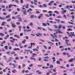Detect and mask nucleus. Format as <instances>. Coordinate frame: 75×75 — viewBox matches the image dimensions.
Wrapping results in <instances>:
<instances>
[{"mask_svg":"<svg viewBox=\"0 0 75 75\" xmlns=\"http://www.w3.org/2000/svg\"><path fill=\"white\" fill-rule=\"evenodd\" d=\"M44 58L45 59H48V58H49V57L48 56L45 57H44Z\"/></svg>","mask_w":75,"mask_h":75,"instance_id":"37","label":"nucleus"},{"mask_svg":"<svg viewBox=\"0 0 75 75\" xmlns=\"http://www.w3.org/2000/svg\"><path fill=\"white\" fill-rule=\"evenodd\" d=\"M10 18V15H9L8 16H6L5 17V18L7 19V18Z\"/></svg>","mask_w":75,"mask_h":75,"instance_id":"11","label":"nucleus"},{"mask_svg":"<svg viewBox=\"0 0 75 75\" xmlns=\"http://www.w3.org/2000/svg\"><path fill=\"white\" fill-rule=\"evenodd\" d=\"M24 3V2L23 1V0H21L20 1V3Z\"/></svg>","mask_w":75,"mask_h":75,"instance_id":"61","label":"nucleus"},{"mask_svg":"<svg viewBox=\"0 0 75 75\" xmlns=\"http://www.w3.org/2000/svg\"><path fill=\"white\" fill-rule=\"evenodd\" d=\"M57 33H58L59 34H62V33H63V32H61V30H59L57 31Z\"/></svg>","mask_w":75,"mask_h":75,"instance_id":"21","label":"nucleus"},{"mask_svg":"<svg viewBox=\"0 0 75 75\" xmlns=\"http://www.w3.org/2000/svg\"><path fill=\"white\" fill-rule=\"evenodd\" d=\"M30 17L31 18H36L37 17V16L34 15H32L30 16Z\"/></svg>","mask_w":75,"mask_h":75,"instance_id":"3","label":"nucleus"},{"mask_svg":"<svg viewBox=\"0 0 75 75\" xmlns=\"http://www.w3.org/2000/svg\"><path fill=\"white\" fill-rule=\"evenodd\" d=\"M19 58L17 57H16V58H15V60H18V59H19Z\"/></svg>","mask_w":75,"mask_h":75,"instance_id":"40","label":"nucleus"},{"mask_svg":"<svg viewBox=\"0 0 75 75\" xmlns=\"http://www.w3.org/2000/svg\"><path fill=\"white\" fill-rule=\"evenodd\" d=\"M11 18H10L9 19H7V21H11Z\"/></svg>","mask_w":75,"mask_h":75,"instance_id":"34","label":"nucleus"},{"mask_svg":"<svg viewBox=\"0 0 75 75\" xmlns=\"http://www.w3.org/2000/svg\"><path fill=\"white\" fill-rule=\"evenodd\" d=\"M22 12H23V14L25 15H27V11L25 10H22Z\"/></svg>","mask_w":75,"mask_h":75,"instance_id":"1","label":"nucleus"},{"mask_svg":"<svg viewBox=\"0 0 75 75\" xmlns=\"http://www.w3.org/2000/svg\"><path fill=\"white\" fill-rule=\"evenodd\" d=\"M54 13H57V14H59V13L58 12V11H54Z\"/></svg>","mask_w":75,"mask_h":75,"instance_id":"19","label":"nucleus"},{"mask_svg":"<svg viewBox=\"0 0 75 75\" xmlns=\"http://www.w3.org/2000/svg\"><path fill=\"white\" fill-rule=\"evenodd\" d=\"M56 63L57 64H60V62L59 61H57Z\"/></svg>","mask_w":75,"mask_h":75,"instance_id":"32","label":"nucleus"},{"mask_svg":"<svg viewBox=\"0 0 75 75\" xmlns=\"http://www.w3.org/2000/svg\"><path fill=\"white\" fill-rule=\"evenodd\" d=\"M30 2L31 3V4H35V5H37V4L33 2V1H31Z\"/></svg>","mask_w":75,"mask_h":75,"instance_id":"16","label":"nucleus"},{"mask_svg":"<svg viewBox=\"0 0 75 75\" xmlns=\"http://www.w3.org/2000/svg\"><path fill=\"white\" fill-rule=\"evenodd\" d=\"M67 45H68V46H69V45H71V43H67Z\"/></svg>","mask_w":75,"mask_h":75,"instance_id":"47","label":"nucleus"},{"mask_svg":"<svg viewBox=\"0 0 75 75\" xmlns=\"http://www.w3.org/2000/svg\"><path fill=\"white\" fill-rule=\"evenodd\" d=\"M45 16H46V17H50V16L49 15H48V14H46L45 15Z\"/></svg>","mask_w":75,"mask_h":75,"instance_id":"49","label":"nucleus"},{"mask_svg":"<svg viewBox=\"0 0 75 75\" xmlns=\"http://www.w3.org/2000/svg\"><path fill=\"white\" fill-rule=\"evenodd\" d=\"M57 69L56 68L55 69H54L53 71V72H57V71H56V70Z\"/></svg>","mask_w":75,"mask_h":75,"instance_id":"33","label":"nucleus"},{"mask_svg":"<svg viewBox=\"0 0 75 75\" xmlns=\"http://www.w3.org/2000/svg\"><path fill=\"white\" fill-rule=\"evenodd\" d=\"M11 26L13 27V28H15L16 27V25L14 23H13L11 25Z\"/></svg>","mask_w":75,"mask_h":75,"instance_id":"7","label":"nucleus"},{"mask_svg":"<svg viewBox=\"0 0 75 75\" xmlns=\"http://www.w3.org/2000/svg\"><path fill=\"white\" fill-rule=\"evenodd\" d=\"M25 38L26 39H29V37H28V36H25Z\"/></svg>","mask_w":75,"mask_h":75,"instance_id":"51","label":"nucleus"},{"mask_svg":"<svg viewBox=\"0 0 75 75\" xmlns=\"http://www.w3.org/2000/svg\"><path fill=\"white\" fill-rule=\"evenodd\" d=\"M7 47H8V46H5L4 47V48H5V50H8V49L7 48Z\"/></svg>","mask_w":75,"mask_h":75,"instance_id":"22","label":"nucleus"},{"mask_svg":"<svg viewBox=\"0 0 75 75\" xmlns=\"http://www.w3.org/2000/svg\"><path fill=\"white\" fill-rule=\"evenodd\" d=\"M18 68L19 69H21V66H20V65H19L18 66Z\"/></svg>","mask_w":75,"mask_h":75,"instance_id":"64","label":"nucleus"},{"mask_svg":"<svg viewBox=\"0 0 75 75\" xmlns=\"http://www.w3.org/2000/svg\"><path fill=\"white\" fill-rule=\"evenodd\" d=\"M13 50L14 51H17V50H20V49H19V48H15V49Z\"/></svg>","mask_w":75,"mask_h":75,"instance_id":"15","label":"nucleus"},{"mask_svg":"<svg viewBox=\"0 0 75 75\" xmlns=\"http://www.w3.org/2000/svg\"><path fill=\"white\" fill-rule=\"evenodd\" d=\"M50 20H53V18H49Z\"/></svg>","mask_w":75,"mask_h":75,"instance_id":"55","label":"nucleus"},{"mask_svg":"<svg viewBox=\"0 0 75 75\" xmlns=\"http://www.w3.org/2000/svg\"><path fill=\"white\" fill-rule=\"evenodd\" d=\"M38 30H41V27H38Z\"/></svg>","mask_w":75,"mask_h":75,"instance_id":"62","label":"nucleus"},{"mask_svg":"<svg viewBox=\"0 0 75 75\" xmlns=\"http://www.w3.org/2000/svg\"><path fill=\"white\" fill-rule=\"evenodd\" d=\"M50 3L52 4V3H54V1H52L50 2Z\"/></svg>","mask_w":75,"mask_h":75,"instance_id":"52","label":"nucleus"},{"mask_svg":"<svg viewBox=\"0 0 75 75\" xmlns=\"http://www.w3.org/2000/svg\"><path fill=\"white\" fill-rule=\"evenodd\" d=\"M57 18H62V17L61 16H57Z\"/></svg>","mask_w":75,"mask_h":75,"instance_id":"42","label":"nucleus"},{"mask_svg":"<svg viewBox=\"0 0 75 75\" xmlns=\"http://www.w3.org/2000/svg\"><path fill=\"white\" fill-rule=\"evenodd\" d=\"M52 4L50 2L48 4V6H52Z\"/></svg>","mask_w":75,"mask_h":75,"instance_id":"53","label":"nucleus"},{"mask_svg":"<svg viewBox=\"0 0 75 75\" xmlns=\"http://www.w3.org/2000/svg\"><path fill=\"white\" fill-rule=\"evenodd\" d=\"M26 42V40H24L23 41H22V43L23 44H24V43H25Z\"/></svg>","mask_w":75,"mask_h":75,"instance_id":"39","label":"nucleus"},{"mask_svg":"<svg viewBox=\"0 0 75 75\" xmlns=\"http://www.w3.org/2000/svg\"><path fill=\"white\" fill-rule=\"evenodd\" d=\"M36 73H38V74H42V72H40V71L37 70L36 71Z\"/></svg>","mask_w":75,"mask_h":75,"instance_id":"6","label":"nucleus"},{"mask_svg":"<svg viewBox=\"0 0 75 75\" xmlns=\"http://www.w3.org/2000/svg\"><path fill=\"white\" fill-rule=\"evenodd\" d=\"M43 47H44V48L46 50H47V46L45 45H43Z\"/></svg>","mask_w":75,"mask_h":75,"instance_id":"48","label":"nucleus"},{"mask_svg":"<svg viewBox=\"0 0 75 75\" xmlns=\"http://www.w3.org/2000/svg\"><path fill=\"white\" fill-rule=\"evenodd\" d=\"M30 44L31 45V47H33V45H35V44L34 43H31Z\"/></svg>","mask_w":75,"mask_h":75,"instance_id":"27","label":"nucleus"},{"mask_svg":"<svg viewBox=\"0 0 75 75\" xmlns=\"http://www.w3.org/2000/svg\"><path fill=\"white\" fill-rule=\"evenodd\" d=\"M17 72V71H16V69H14L12 70V72L13 73H15V72Z\"/></svg>","mask_w":75,"mask_h":75,"instance_id":"24","label":"nucleus"},{"mask_svg":"<svg viewBox=\"0 0 75 75\" xmlns=\"http://www.w3.org/2000/svg\"><path fill=\"white\" fill-rule=\"evenodd\" d=\"M13 5L11 4L9 5V8H11V7H12Z\"/></svg>","mask_w":75,"mask_h":75,"instance_id":"28","label":"nucleus"},{"mask_svg":"<svg viewBox=\"0 0 75 75\" xmlns=\"http://www.w3.org/2000/svg\"><path fill=\"white\" fill-rule=\"evenodd\" d=\"M16 54V52H12L11 53V54L13 55V54Z\"/></svg>","mask_w":75,"mask_h":75,"instance_id":"25","label":"nucleus"},{"mask_svg":"<svg viewBox=\"0 0 75 75\" xmlns=\"http://www.w3.org/2000/svg\"><path fill=\"white\" fill-rule=\"evenodd\" d=\"M60 22L61 23H65V22L64 21H61Z\"/></svg>","mask_w":75,"mask_h":75,"instance_id":"60","label":"nucleus"},{"mask_svg":"<svg viewBox=\"0 0 75 75\" xmlns=\"http://www.w3.org/2000/svg\"><path fill=\"white\" fill-rule=\"evenodd\" d=\"M55 20L58 23H59V22H60V20L59 19H55Z\"/></svg>","mask_w":75,"mask_h":75,"instance_id":"8","label":"nucleus"},{"mask_svg":"<svg viewBox=\"0 0 75 75\" xmlns=\"http://www.w3.org/2000/svg\"><path fill=\"white\" fill-rule=\"evenodd\" d=\"M33 66V64H30L29 65V67H31Z\"/></svg>","mask_w":75,"mask_h":75,"instance_id":"44","label":"nucleus"},{"mask_svg":"<svg viewBox=\"0 0 75 75\" xmlns=\"http://www.w3.org/2000/svg\"><path fill=\"white\" fill-rule=\"evenodd\" d=\"M15 3H18V2H19V1L18 0H15Z\"/></svg>","mask_w":75,"mask_h":75,"instance_id":"35","label":"nucleus"},{"mask_svg":"<svg viewBox=\"0 0 75 75\" xmlns=\"http://www.w3.org/2000/svg\"><path fill=\"white\" fill-rule=\"evenodd\" d=\"M66 12H67V10H64L62 11V14H65V13H66Z\"/></svg>","mask_w":75,"mask_h":75,"instance_id":"5","label":"nucleus"},{"mask_svg":"<svg viewBox=\"0 0 75 75\" xmlns=\"http://www.w3.org/2000/svg\"><path fill=\"white\" fill-rule=\"evenodd\" d=\"M72 29L71 28H68L67 29V31H72Z\"/></svg>","mask_w":75,"mask_h":75,"instance_id":"31","label":"nucleus"},{"mask_svg":"<svg viewBox=\"0 0 75 75\" xmlns=\"http://www.w3.org/2000/svg\"><path fill=\"white\" fill-rule=\"evenodd\" d=\"M17 21H19V22L22 21V20H21V19L18 20Z\"/></svg>","mask_w":75,"mask_h":75,"instance_id":"63","label":"nucleus"},{"mask_svg":"<svg viewBox=\"0 0 75 75\" xmlns=\"http://www.w3.org/2000/svg\"><path fill=\"white\" fill-rule=\"evenodd\" d=\"M53 68L54 66L52 65L51 64L50 66V68Z\"/></svg>","mask_w":75,"mask_h":75,"instance_id":"23","label":"nucleus"},{"mask_svg":"<svg viewBox=\"0 0 75 75\" xmlns=\"http://www.w3.org/2000/svg\"><path fill=\"white\" fill-rule=\"evenodd\" d=\"M65 41H66V44H67L68 42H69V40H68V39H66L65 40Z\"/></svg>","mask_w":75,"mask_h":75,"instance_id":"13","label":"nucleus"},{"mask_svg":"<svg viewBox=\"0 0 75 75\" xmlns=\"http://www.w3.org/2000/svg\"><path fill=\"white\" fill-rule=\"evenodd\" d=\"M16 24L17 25H20V22H17Z\"/></svg>","mask_w":75,"mask_h":75,"instance_id":"56","label":"nucleus"},{"mask_svg":"<svg viewBox=\"0 0 75 75\" xmlns=\"http://www.w3.org/2000/svg\"><path fill=\"white\" fill-rule=\"evenodd\" d=\"M50 23H51L52 24H56V22H54L52 21H49Z\"/></svg>","mask_w":75,"mask_h":75,"instance_id":"10","label":"nucleus"},{"mask_svg":"<svg viewBox=\"0 0 75 75\" xmlns=\"http://www.w3.org/2000/svg\"><path fill=\"white\" fill-rule=\"evenodd\" d=\"M73 27V26L71 25V26H68V28H72Z\"/></svg>","mask_w":75,"mask_h":75,"instance_id":"38","label":"nucleus"},{"mask_svg":"<svg viewBox=\"0 0 75 75\" xmlns=\"http://www.w3.org/2000/svg\"><path fill=\"white\" fill-rule=\"evenodd\" d=\"M0 35L1 36H2V37H3L4 35V34L2 33H0Z\"/></svg>","mask_w":75,"mask_h":75,"instance_id":"18","label":"nucleus"},{"mask_svg":"<svg viewBox=\"0 0 75 75\" xmlns=\"http://www.w3.org/2000/svg\"><path fill=\"white\" fill-rule=\"evenodd\" d=\"M30 59H31V60H33H33H34V61H35V58H33L32 57H30Z\"/></svg>","mask_w":75,"mask_h":75,"instance_id":"20","label":"nucleus"},{"mask_svg":"<svg viewBox=\"0 0 75 75\" xmlns=\"http://www.w3.org/2000/svg\"><path fill=\"white\" fill-rule=\"evenodd\" d=\"M62 26L61 25H59L58 26V28L59 29H61V28H62Z\"/></svg>","mask_w":75,"mask_h":75,"instance_id":"36","label":"nucleus"},{"mask_svg":"<svg viewBox=\"0 0 75 75\" xmlns=\"http://www.w3.org/2000/svg\"><path fill=\"white\" fill-rule=\"evenodd\" d=\"M70 34H71L70 35H69V36L71 38H72V32L70 33Z\"/></svg>","mask_w":75,"mask_h":75,"instance_id":"41","label":"nucleus"},{"mask_svg":"<svg viewBox=\"0 0 75 75\" xmlns=\"http://www.w3.org/2000/svg\"><path fill=\"white\" fill-rule=\"evenodd\" d=\"M43 61L45 62H46V61H48V60L45 59H43Z\"/></svg>","mask_w":75,"mask_h":75,"instance_id":"43","label":"nucleus"},{"mask_svg":"<svg viewBox=\"0 0 75 75\" xmlns=\"http://www.w3.org/2000/svg\"><path fill=\"white\" fill-rule=\"evenodd\" d=\"M28 48L31 49L32 48V46H31V45L30 46H29L28 47Z\"/></svg>","mask_w":75,"mask_h":75,"instance_id":"57","label":"nucleus"},{"mask_svg":"<svg viewBox=\"0 0 75 75\" xmlns=\"http://www.w3.org/2000/svg\"><path fill=\"white\" fill-rule=\"evenodd\" d=\"M43 14H39V16L40 17H43Z\"/></svg>","mask_w":75,"mask_h":75,"instance_id":"45","label":"nucleus"},{"mask_svg":"<svg viewBox=\"0 0 75 75\" xmlns=\"http://www.w3.org/2000/svg\"><path fill=\"white\" fill-rule=\"evenodd\" d=\"M54 27H55V28H58V26L56 25H54Z\"/></svg>","mask_w":75,"mask_h":75,"instance_id":"59","label":"nucleus"},{"mask_svg":"<svg viewBox=\"0 0 75 75\" xmlns=\"http://www.w3.org/2000/svg\"><path fill=\"white\" fill-rule=\"evenodd\" d=\"M36 14H40V11H36Z\"/></svg>","mask_w":75,"mask_h":75,"instance_id":"58","label":"nucleus"},{"mask_svg":"<svg viewBox=\"0 0 75 75\" xmlns=\"http://www.w3.org/2000/svg\"><path fill=\"white\" fill-rule=\"evenodd\" d=\"M63 55H68V54H69V53H66L65 52H64L63 53Z\"/></svg>","mask_w":75,"mask_h":75,"instance_id":"30","label":"nucleus"},{"mask_svg":"<svg viewBox=\"0 0 75 75\" xmlns=\"http://www.w3.org/2000/svg\"><path fill=\"white\" fill-rule=\"evenodd\" d=\"M20 47V48H21V49L23 48V46H21V45L20 44H19V45Z\"/></svg>","mask_w":75,"mask_h":75,"instance_id":"26","label":"nucleus"},{"mask_svg":"<svg viewBox=\"0 0 75 75\" xmlns=\"http://www.w3.org/2000/svg\"><path fill=\"white\" fill-rule=\"evenodd\" d=\"M18 27L19 28V31H21V26H18Z\"/></svg>","mask_w":75,"mask_h":75,"instance_id":"17","label":"nucleus"},{"mask_svg":"<svg viewBox=\"0 0 75 75\" xmlns=\"http://www.w3.org/2000/svg\"><path fill=\"white\" fill-rule=\"evenodd\" d=\"M6 22H3L1 23V25L2 26H3V25H5V24H6Z\"/></svg>","mask_w":75,"mask_h":75,"instance_id":"9","label":"nucleus"},{"mask_svg":"<svg viewBox=\"0 0 75 75\" xmlns=\"http://www.w3.org/2000/svg\"><path fill=\"white\" fill-rule=\"evenodd\" d=\"M38 6L39 7H43L42 5H38Z\"/></svg>","mask_w":75,"mask_h":75,"instance_id":"54","label":"nucleus"},{"mask_svg":"<svg viewBox=\"0 0 75 75\" xmlns=\"http://www.w3.org/2000/svg\"><path fill=\"white\" fill-rule=\"evenodd\" d=\"M42 66H43L42 65H38V67H42Z\"/></svg>","mask_w":75,"mask_h":75,"instance_id":"46","label":"nucleus"},{"mask_svg":"<svg viewBox=\"0 0 75 75\" xmlns=\"http://www.w3.org/2000/svg\"><path fill=\"white\" fill-rule=\"evenodd\" d=\"M36 36H37V37H41L42 36V35L41 34L39 33H38V34H36Z\"/></svg>","mask_w":75,"mask_h":75,"instance_id":"4","label":"nucleus"},{"mask_svg":"<svg viewBox=\"0 0 75 75\" xmlns=\"http://www.w3.org/2000/svg\"><path fill=\"white\" fill-rule=\"evenodd\" d=\"M63 16L65 19H67V17L66 16V15H63Z\"/></svg>","mask_w":75,"mask_h":75,"instance_id":"50","label":"nucleus"},{"mask_svg":"<svg viewBox=\"0 0 75 75\" xmlns=\"http://www.w3.org/2000/svg\"><path fill=\"white\" fill-rule=\"evenodd\" d=\"M69 62H73V58H71L70 60H69Z\"/></svg>","mask_w":75,"mask_h":75,"instance_id":"12","label":"nucleus"},{"mask_svg":"<svg viewBox=\"0 0 75 75\" xmlns=\"http://www.w3.org/2000/svg\"><path fill=\"white\" fill-rule=\"evenodd\" d=\"M43 6V7H47V5H46L45 4H44Z\"/></svg>","mask_w":75,"mask_h":75,"instance_id":"29","label":"nucleus"},{"mask_svg":"<svg viewBox=\"0 0 75 75\" xmlns=\"http://www.w3.org/2000/svg\"><path fill=\"white\" fill-rule=\"evenodd\" d=\"M42 25H43V26H44V27H45V26H47V25L46 23H42Z\"/></svg>","mask_w":75,"mask_h":75,"instance_id":"14","label":"nucleus"},{"mask_svg":"<svg viewBox=\"0 0 75 75\" xmlns=\"http://www.w3.org/2000/svg\"><path fill=\"white\" fill-rule=\"evenodd\" d=\"M13 59V58L11 57H10L8 60V61H7V62H11V61H12V60L11 59Z\"/></svg>","mask_w":75,"mask_h":75,"instance_id":"2","label":"nucleus"}]
</instances>
